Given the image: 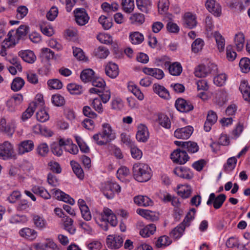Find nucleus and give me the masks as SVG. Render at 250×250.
Returning a JSON list of instances; mask_svg holds the SVG:
<instances>
[{
  "instance_id": "72a5a7b5",
  "label": "nucleus",
  "mask_w": 250,
  "mask_h": 250,
  "mask_svg": "<svg viewBox=\"0 0 250 250\" xmlns=\"http://www.w3.org/2000/svg\"><path fill=\"white\" fill-rule=\"evenodd\" d=\"M62 221L63 222L64 229L71 234L75 233L76 229L73 226V220L68 216L63 217Z\"/></svg>"
},
{
  "instance_id": "c756f323",
  "label": "nucleus",
  "mask_w": 250,
  "mask_h": 250,
  "mask_svg": "<svg viewBox=\"0 0 250 250\" xmlns=\"http://www.w3.org/2000/svg\"><path fill=\"white\" fill-rule=\"evenodd\" d=\"M191 188L187 185L178 186L177 188V194L183 198H188L191 193Z\"/></svg>"
},
{
  "instance_id": "6ab92c4d",
  "label": "nucleus",
  "mask_w": 250,
  "mask_h": 250,
  "mask_svg": "<svg viewBox=\"0 0 250 250\" xmlns=\"http://www.w3.org/2000/svg\"><path fill=\"white\" fill-rule=\"evenodd\" d=\"M183 20L185 26L189 29L195 27L197 23L196 15L190 12L184 14Z\"/></svg>"
},
{
  "instance_id": "5fc2aeb1",
  "label": "nucleus",
  "mask_w": 250,
  "mask_h": 250,
  "mask_svg": "<svg viewBox=\"0 0 250 250\" xmlns=\"http://www.w3.org/2000/svg\"><path fill=\"white\" fill-rule=\"evenodd\" d=\"M208 73L207 68L204 65H198L194 70L195 76L199 78L206 77Z\"/></svg>"
},
{
  "instance_id": "7ed1b4c3",
  "label": "nucleus",
  "mask_w": 250,
  "mask_h": 250,
  "mask_svg": "<svg viewBox=\"0 0 250 250\" xmlns=\"http://www.w3.org/2000/svg\"><path fill=\"white\" fill-rule=\"evenodd\" d=\"M29 27L26 25H21L15 31H10L7 34V41L14 45L17 43L20 39L25 36L28 33Z\"/></svg>"
},
{
  "instance_id": "ea45409f",
  "label": "nucleus",
  "mask_w": 250,
  "mask_h": 250,
  "mask_svg": "<svg viewBox=\"0 0 250 250\" xmlns=\"http://www.w3.org/2000/svg\"><path fill=\"white\" fill-rule=\"evenodd\" d=\"M129 20L131 24L141 25L145 22V18L144 14L135 13L130 16Z\"/></svg>"
},
{
  "instance_id": "680f3d73",
  "label": "nucleus",
  "mask_w": 250,
  "mask_h": 250,
  "mask_svg": "<svg viewBox=\"0 0 250 250\" xmlns=\"http://www.w3.org/2000/svg\"><path fill=\"white\" fill-rule=\"evenodd\" d=\"M169 2L168 0H159L158 3V8L159 13L163 14L168 9Z\"/></svg>"
},
{
  "instance_id": "6e6552de",
  "label": "nucleus",
  "mask_w": 250,
  "mask_h": 250,
  "mask_svg": "<svg viewBox=\"0 0 250 250\" xmlns=\"http://www.w3.org/2000/svg\"><path fill=\"white\" fill-rule=\"evenodd\" d=\"M226 199V196L224 194H221L216 197L214 193H211L209 195L207 204L208 206L213 204L214 208L218 209L222 207Z\"/></svg>"
},
{
  "instance_id": "ddd939ff",
  "label": "nucleus",
  "mask_w": 250,
  "mask_h": 250,
  "mask_svg": "<svg viewBox=\"0 0 250 250\" xmlns=\"http://www.w3.org/2000/svg\"><path fill=\"white\" fill-rule=\"evenodd\" d=\"M51 191L53 196L56 199L67 203L71 205H73L75 204V201L72 198L59 189L54 188Z\"/></svg>"
},
{
  "instance_id": "39448f33",
  "label": "nucleus",
  "mask_w": 250,
  "mask_h": 250,
  "mask_svg": "<svg viewBox=\"0 0 250 250\" xmlns=\"http://www.w3.org/2000/svg\"><path fill=\"white\" fill-rule=\"evenodd\" d=\"M121 191L120 186L116 183L108 182L105 184L103 188L104 195L108 199H112L115 192Z\"/></svg>"
},
{
  "instance_id": "a878e982",
  "label": "nucleus",
  "mask_w": 250,
  "mask_h": 250,
  "mask_svg": "<svg viewBox=\"0 0 250 250\" xmlns=\"http://www.w3.org/2000/svg\"><path fill=\"white\" fill-rule=\"evenodd\" d=\"M106 74L111 78H115L119 74L118 65L115 63L109 62L105 69Z\"/></svg>"
},
{
  "instance_id": "c03bdc74",
  "label": "nucleus",
  "mask_w": 250,
  "mask_h": 250,
  "mask_svg": "<svg viewBox=\"0 0 250 250\" xmlns=\"http://www.w3.org/2000/svg\"><path fill=\"white\" fill-rule=\"evenodd\" d=\"M92 138L94 141L99 146L105 145L109 142L102 131L94 134Z\"/></svg>"
},
{
  "instance_id": "603ef678",
  "label": "nucleus",
  "mask_w": 250,
  "mask_h": 250,
  "mask_svg": "<svg viewBox=\"0 0 250 250\" xmlns=\"http://www.w3.org/2000/svg\"><path fill=\"white\" fill-rule=\"evenodd\" d=\"M68 91L74 95H79L83 92V88L81 86L76 83H69L67 86Z\"/></svg>"
},
{
  "instance_id": "a19ab883",
  "label": "nucleus",
  "mask_w": 250,
  "mask_h": 250,
  "mask_svg": "<svg viewBox=\"0 0 250 250\" xmlns=\"http://www.w3.org/2000/svg\"><path fill=\"white\" fill-rule=\"evenodd\" d=\"M169 73L173 76H179L182 71V67L178 62H175L169 65Z\"/></svg>"
},
{
  "instance_id": "bb28decb",
  "label": "nucleus",
  "mask_w": 250,
  "mask_h": 250,
  "mask_svg": "<svg viewBox=\"0 0 250 250\" xmlns=\"http://www.w3.org/2000/svg\"><path fill=\"white\" fill-rule=\"evenodd\" d=\"M89 92L90 93H96L99 95L104 103H106L109 100L111 96L110 92L109 90L102 91L101 89L96 87L90 88Z\"/></svg>"
},
{
  "instance_id": "4c0bfd02",
  "label": "nucleus",
  "mask_w": 250,
  "mask_h": 250,
  "mask_svg": "<svg viewBox=\"0 0 250 250\" xmlns=\"http://www.w3.org/2000/svg\"><path fill=\"white\" fill-rule=\"evenodd\" d=\"M130 42L133 44H139L141 43L144 40V35L139 32L130 33L129 36Z\"/></svg>"
},
{
  "instance_id": "f3484780",
  "label": "nucleus",
  "mask_w": 250,
  "mask_h": 250,
  "mask_svg": "<svg viewBox=\"0 0 250 250\" xmlns=\"http://www.w3.org/2000/svg\"><path fill=\"white\" fill-rule=\"evenodd\" d=\"M205 6L208 10L215 16L219 17L221 15V6L215 0H207Z\"/></svg>"
},
{
  "instance_id": "0eeeda50",
  "label": "nucleus",
  "mask_w": 250,
  "mask_h": 250,
  "mask_svg": "<svg viewBox=\"0 0 250 250\" xmlns=\"http://www.w3.org/2000/svg\"><path fill=\"white\" fill-rule=\"evenodd\" d=\"M14 152L13 146L8 141L0 144V159L7 160L11 158Z\"/></svg>"
},
{
  "instance_id": "a18cd8bd",
  "label": "nucleus",
  "mask_w": 250,
  "mask_h": 250,
  "mask_svg": "<svg viewBox=\"0 0 250 250\" xmlns=\"http://www.w3.org/2000/svg\"><path fill=\"white\" fill-rule=\"evenodd\" d=\"M171 239L167 236L160 237L156 242L155 245L158 248H164L171 243Z\"/></svg>"
},
{
  "instance_id": "a211bd4d",
  "label": "nucleus",
  "mask_w": 250,
  "mask_h": 250,
  "mask_svg": "<svg viewBox=\"0 0 250 250\" xmlns=\"http://www.w3.org/2000/svg\"><path fill=\"white\" fill-rule=\"evenodd\" d=\"M149 136L147 127L143 124L139 125L136 136L137 140L139 142H145L148 140Z\"/></svg>"
},
{
  "instance_id": "37998d69",
  "label": "nucleus",
  "mask_w": 250,
  "mask_h": 250,
  "mask_svg": "<svg viewBox=\"0 0 250 250\" xmlns=\"http://www.w3.org/2000/svg\"><path fill=\"white\" fill-rule=\"evenodd\" d=\"M136 5L138 8L142 12L148 13V7L151 4L150 0H136Z\"/></svg>"
},
{
  "instance_id": "864d4df0",
  "label": "nucleus",
  "mask_w": 250,
  "mask_h": 250,
  "mask_svg": "<svg viewBox=\"0 0 250 250\" xmlns=\"http://www.w3.org/2000/svg\"><path fill=\"white\" fill-rule=\"evenodd\" d=\"M204 45V41L200 38H198L191 44L192 51L194 53H198L202 50Z\"/></svg>"
},
{
  "instance_id": "9d476101",
  "label": "nucleus",
  "mask_w": 250,
  "mask_h": 250,
  "mask_svg": "<svg viewBox=\"0 0 250 250\" xmlns=\"http://www.w3.org/2000/svg\"><path fill=\"white\" fill-rule=\"evenodd\" d=\"M23 101V97L21 94H16L9 98L6 103L8 110L10 112L16 111L18 106Z\"/></svg>"
},
{
  "instance_id": "dca6fc26",
  "label": "nucleus",
  "mask_w": 250,
  "mask_h": 250,
  "mask_svg": "<svg viewBox=\"0 0 250 250\" xmlns=\"http://www.w3.org/2000/svg\"><path fill=\"white\" fill-rule=\"evenodd\" d=\"M175 105L176 109L181 112H188L193 109V106L190 102L183 99H178Z\"/></svg>"
},
{
  "instance_id": "b1692460",
  "label": "nucleus",
  "mask_w": 250,
  "mask_h": 250,
  "mask_svg": "<svg viewBox=\"0 0 250 250\" xmlns=\"http://www.w3.org/2000/svg\"><path fill=\"white\" fill-rule=\"evenodd\" d=\"M153 89L154 92L161 98L165 100H168L170 98L168 91L164 86L158 84H154Z\"/></svg>"
},
{
  "instance_id": "f704fd0d",
  "label": "nucleus",
  "mask_w": 250,
  "mask_h": 250,
  "mask_svg": "<svg viewBox=\"0 0 250 250\" xmlns=\"http://www.w3.org/2000/svg\"><path fill=\"white\" fill-rule=\"evenodd\" d=\"M156 229V227L154 224H149L140 230V234L143 237H148L154 234Z\"/></svg>"
},
{
  "instance_id": "f8f14e48",
  "label": "nucleus",
  "mask_w": 250,
  "mask_h": 250,
  "mask_svg": "<svg viewBox=\"0 0 250 250\" xmlns=\"http://www.w3.org/2000/svg\"><path fill=\"white\" fill-rule=\"evenodd\" d=\"M193 131V128L190 125H188L176 129L174 132V136L178 139H187L191 135Z\"/></svg>"
},
{
  "instance_id": "2eb2a0df",
  "label": "nucleus",
  "mask_w": 250,
  "mask_h": 250,
  "mask_svg": "<svg viewBox=\"0 0 250 250\" xmlns=\"http://www.w3.org/2000/svg\"><path fill=\"white\" fill-rule=\"evenodd\" d=\"M60 144L63 146L64 149L66 151L72 154H76L79 151L77 146L72 143L70 139H60Z\"/></svg>"
},
{
  "instance_id": "20e7f679",
  "label": "nucleus",
  "mask_w": 250,
  "mask_h": 250,
  "mask_svg": "<svg viewBox=\"0 0 250 250\" xmlns=\"http://www.w3.org/2000/svg\"><path fill=\"white\" fill-rule=\"evenodd\" d=\"M16 123L14 120H11L8 122L4 118L0 120V129L7 135L12 136L15 132Z\"/></svg>"
},
{
  "instance_id": "6e6d98bb",
  "label": "nucleus",
  "mask_w": 250,
  "mask_h": 250,
  "mask_svg": "<svg viewBox=\"0 0 250 250\" xmlns=\"http://www.w3.org/2000/svg\"><path fill=\"white\" fill-rule=\"evenodd\" d=\"M97 39L102 43L110 44L112 43V38L108 34L100 33L97 36Z\"/></svg>"
},
{
  "instance_id": "4d7b16f0",
  "label": "nucleus",
  "mask_w": 250,
  "mask_h": 250,
  "mask_svg": "<svg viewBox=\"0 0 250 250\" xmlns=\"http://www.w3.org/2000/svg\"><path fill=\"white\" fill-rule=\"evenodd\" d=\"M196 211V209L194 208L190 209L182 223L187 227L189 226L191 221L194 219Z\"/></svg>"
},
{
  "instance_id": "393cba45",
  "label": "nucleus",
  "mask_w": 250,
  "mask_h": 250,
  "mask_svg": "<svg viewBox=\"0 0 250 250\" xmlns=\"http://www.w3.org/2000/svg\"><path fill=\"white\" fill-rule=\"evenodd\" d=\"M143 72L146 75L152 76L158 80H161L164 77V72L159 68L145 67L143 69Z\"/></svg>"
},
{
  "instance_id": "3c124183",
  "label": "nucleus",
  "mask_w": 250,
  "mask_h": 250,
  "mask_svg": "<svg viewBox=\"0 0 250 250\" xmlns=\"http://www.w3.org/2000/svg\"><path fill=\"white\" fill-rule=\"evenodd\" d=\"M108 49L104 46H99L95 50V56L100 59H105L109 55Z\"/></svg>"
},
{
  "instance_id": "09e8293b",
  "label": "nucleus",
  "mask_w": 250,
  "mask_h": 250,
  "mask_svg": "<svg viewBox=\"0 0 250 250\" xmlns=\"http://www.w3.org/2000/svg\"><path fill=\"white\" fill-rule=\"evenodd\" d=\"M71 166L72 167L73 172L76 176L80 179H83L84 177V173L83 170L80 165L75 161L71 162Z\"/></svg>"
},
{
  "instance_id": "f257e3e1",
  "label": "nucleus",
  "mask_w": 250,
  "mask_h": 250,
  "mask_svg": "<svg viewBox=\"0 0 250 250\" xmlns=\"http://www.w3.org/2000/svg\"><path fill=\"white\" fill-rule=\"evenodd\" d=\"M96 223L104 231L108 229V223L112 226L115 227L118 221L115 214L109 208L104 207L103 212L94 218Z\"/></svg>"
},
{
  "instance_id": "4468645a",
  "label": "nucleus",
  "mask_w": 250,
  "mask_h": 250,
  "mask_svg": "<svg viewBox=\"0 0 250 250\" xmlns=\"http://www.w3.org/2000/svg\"><path fill=\"white\" fill-rule=\"evenodd\" d=\"M19 234L21 237L30 241L35 240L38 236L37 231L28 227L21 229L19 231Z\"/></svg>"
},
{
  "instance_id": "bf43d9fd",
  "label": "nucleus",
  "mask_w": 250,
  "mask_h": 250,
  "mask_svg": "<svg viewBox=\"0 0 250 250\" xmlns=\"http://www.w3.org/2000/svg\"><path fill=\"white\" fill-rule=\"evenodd\" d=\"M239 66L243 72H249L250 70V60L247 58L241 59L239 62Z\"/></svg>"
},
{
  "instance_id": "e433bc0d",
  "label": "nucleus",
  "mask_w": 250,
  "mask_h": 250,
  "mask_svg": "<svg viewBox=\"0 0 250 250\" xmlns=\"http://www.w3.org/2000/svg\"><path fill=\"white\" fill-rule=\"evenodd\" d=\"M234 43L238 51H241L244 48L245 42V37L244 34L239 32L236 34L234 37Z\"/></svg>"
},
{
  "instance_id": "7c9ffc66",
  "label": "nucleus",
  "mask_w": 250,
  "mask_h": 250,
  "mask_svg": "<svg viewBox=\"0 0 250 250\" xmlns=\"http://www.w3.org/2000/svg\"><path fill=\"white\" fill-rule=\"evenodd\" d=\"M186 227L183 223H180L171 230L170 236L175 239L180 238L183 235Z\"/></svg>"
},
{
  "instance_id": "473e14b6",
  "label": "nucleus",
  "mask_w": 250,
  "mask_h": 250,
  "mask_svg": "<svg viewBox=\"0 0 250 250\" xmlns=\"http://www.w3.org/2000/svg\"><path fill=\"white\" fill-rule=\"evenodd\" d=\"M134 201L135 204L140 206H149L153 204L152 201L146 196H138L134 198Z\"/></svg>"
},
{
  "instance_id": "13d9d810",
  "label": "nucleus",
  "mask_w": 250,
  "mask_h": 250,
  "mask_svg": "<svg viewBox=\"0 0 250 250\" xmlns=\"http://www.w3.org/2000/svg\"><path fill=\"white\" fill-rule=\"evenodd\" d=\"M184 149L187 150L189 153H194L199 150V147L196 143L188 141L186 142V146Z\"/></svg>"
},
{
  "instance_id": "8fccbe9b",
  "label": "nucleus",
  "mask_w": 250,
  "mask_h": 250,
  "mask_svg": "<svg viewBox=\"0 0 250 250\" xmlns=\"http://www.w3.org/2000/svg\"><path fill=\"white\" fill-rule=\"evenodd\" d=\"M121 4L123 10L126 13H130L134 10V0H122Z\"/></svg>"
},
{
  "instance_id": "aec40b11",
  "label": "nucleus",
  "mask_w": 250,
  "mask_h": 250,
  "mask_svg": "<svg viewBox=\"0 0 250 250\" xmlns=\"http://www.w3.org/2000/svg\"><path fill=\"white\" fill-rule=\"evenodd\" d=\"M101 131L109 142L116 138V132L110 124H103L102 125Z\"/></svg>"
},
{
  "instance_id": "c9c22d12",
  "label": "nucleus",
  "mask_w": 250,
  "mask_h": 250,
  "mask_svg": "<svg viewBox=\"0 0 250 250\" xmlns=\"http://www.w3.org/2000/svg\"><path fill=\"white\" fill-rule=\"evenodd\" d=\"M239 89L245 100L250 101V87L248 85V83L245 81H242L239 86Z\"/></svg>"
},
{
  "instance_id": "5701e85b",
  "label": "nucleus",
  "mask_w": 250,
  "mask_h": 250,
  "mask_svg": "<svg viewBox=\"0 0 250 250\" xmlns=\"http://www.w3.org/2000/svg\"><path fill=\"white\" fill-rule=\"evenodd\" d=\"M34 146V145L32 140L23 141L19 145V153L23 154L25 153L29 152L33 150Z\"/></svg>"
},
{
  "instance_id": "412c9836",
  "label": "nucleus",
  "mask_w": 250,
  "mask_h": 250,
  "mask_svg": "<svg viewBox=\"0 0 250 250\" xmlns=\"http://www.w3.org/2000/svg\"><path fill=\"white\" fill-rule=\"evenodd\" d=\"M18 54L24 62L29 63H33L36 60V55L30 50H21L19 52Z\"/></svg>"
},
{
  "instance_id": "cd10ccee",
  "label": "nucleus",
  "mask_w": 250,
  "mask_h": 250,
  "mask_svg": "<svg viewBox=\"0 0 250 250\" xmlns=\"http://www.w3.org/2000/svg\"><path fill=\"white\" fill-rule=\"evenodd\" d=\"M31 190L34 194L39 195L44 199H49L51 197V194L43 187L34 186Z\"/></svg>"
},
{
  "instance_id": "de8ad7c7",
  "label": "nucleus",
  "mask_w": 250,
  "mask_h": 250,
  "mask_svg": "<svg viewBox=\"0 0 250 250\" xmlns=\"http://www.w3.org/2000/svg\"><path fill=\"white\" fill-rule=\"evenodd\" d=\"M158 122L159 125L166 129L171 127V122L169 118L165 114H160L158 116Z\"/></svg>"
},
{
  "instance_id": "e2e57ef3",
  "label": "nucleus",
  "mask_w": 250,
  "mask_h": 250,
  "mask_svg": "<svg viewBox=\"0 0 250 250\" xmlns=\"http://www.w3.org/2000/svg\"><path fill=\"white\" fill-rule=\"evenodd\" d=\"M227 79V75L225 73H221L214 78L213 82L216 85L221 86L225 84Z\"/></svg>"
},
{
  "instance_id": "c85d7f7f",
  "label": "nucleus",
  "mask_w": 250,
  "mask_h": 250,
  "mask_svg": "<svg viewBox=\"0 0 250 250\" xmlns=\"http://www.w3.org/2000/svg\"><path fill=\"white\" fill-rule=\"evenodd\" d=\"M32 218L34 225L39 229L42 230L46 227V221L42 215L34 214Z\"/></svg>"
},
{
  "instance_id": "338daca9",
  "label": "nucleus",
  "mask_w": 250,
  "mask_h": 250,
  "mask_svg": "<svg viewBox=\"0 0 250 250\" xmlns=\"http://www.w3.org/2000/svg\"><path fill=\"white\" fill-rule=\"evenodd\" d=\"M98 21L105 30L110 29L112 26V22L109 21L105 16H101L99 18Z\"/></svg>"
},
{
  "instance_id": "9b49d317",
  "label": "nucleus",
  "mask_w": 250,
  "mask_h": 250,
  "mask_svg": "<svg viewBox=\"0 0 250 250\" xmlns=\"http://www.w3.org/2000/svg\"><path fill=\"white\" fill-rule=\"evenodd\" d=\"M123 239L119 235H110L106 238V245L111 249H118L123 244Z\"/></svg>"
},
{
  "instance_id": "69168bd1",
  "label": "nucleus",
  "mask_w": 250,
  "mask_h": 250,
  "mask_svg": "<svg viewBox=\"0 0 250 250\" xmlns=\"http://www.w3.org/2000/svg\"><path fill=\"white\" fill-rule=\"evenodd\" d=\"M36 118L38 121L43 123L49 120V116L46 111L41 109L37 112Z\"/></svg>"
},
{
  "instance_id": "4be33fe9",
  "label": "nucleus",
  "mask_w": 250,
  "mask_h": 250,
  "mask_svg": "<svg viewBox=\"0 0 250 250\" xmlns=\"http://www.w3.org/2000/svg\"><path fill=\"white\" fill-rule=\"evenodd\" d=\"M173 172L178 176L187 179H191L193 176L189 169L182 166L176 167Z\"/></svg>"
},
{
  "instance_id": "1a4fd4ad",
  "label": "nucleus",
  "mask_w": 250,
  "mask_h": 250,
  "mask_svg": "<svg viewBox=\"0 0 250 250\" xmlns=\"http://www.w3.org/2000/svg\"><path fill=\"white\" fill-rule=\"evenodd\" d=\"M74 13L75 21L78 24L82 26L88 22L89 17L84 8H77L74 10Z\"/></svg>"
},
{
  "instance_id": "052dcab7",
  "label": "nucleus",
  "mask_w": 250,
  "mask_h": 250,
  "mask_svg": "<svg viewBox=\"0 0 250 250\" xmlns=\"http://www.w3.org/2000/svg\"><path fill=\"white\" fill-rule=\"evenodd\" d=\"M37 152L41 156H45L49 152V147L47 144L43 143L38 145Z\"/></svg>"
},
{
  "instance_id": "423d86ee",
  "label": "nucleus",
  "mask_w": 250,
  "mask_h": 250,
  "mask_svg": "<svg viewBox=\"0 0 250 250\" xmlns=\"http://www.w3.org/2000/svg\"><path fill=\"white\" fill-rule=\"evenodd\" d=\"M170 158L174 163L180 165L185 164L189 158L185 150H182L179 148L174 150L171 153Z\"/></svg>"
},
{
  "instance_id": "f03ea898",
  "label": "nucleus",
  "mask_w": 250,
  "mask_h": 250,
  "mask_svg": "<svg viewBox=\"0 0 250 250\" xmlns=\"http://www.w3.org/2000/svg\"><path fill=\"white\" fill-rule=\"evenodd\" d=\"M133 173L134 178L139 182H145L151 177L150 167L147 164L138 163L133 165Z\"/></svg>"
},
{
  "instance_id": "2f4dec72",
  "label": "nucleus",
  "mask_w": 250,
  "mask_h": 250,
  "mask_svg": "<svg viewBox=\"0 0 250 250\" xmlns=\"http://www.w3.org/2000/svg\"><path fill=\"white\" fill-rule=\"evenodd\" d=\"M212 35L215 40L219 51L220 52H223L224 50L225 46V38L217 31L213 33Z\"/></svg>"
},
{
  "instance_id": "58836bf2",
  "label": "nucleus",
  "mask_w": 250,
  "mask_h": 250,
  "mask_svg": "<svg viewBox=\"0 0 250 250\" xmlns=\"http://www.w3.org/2000/svg\"><path fill=\"white\" fill-rule=\"evenodd\" d=\"M94 77V72L90 68L83 70L80 75L82 81L84 83L92 81Z\"/></svg>"
},
{
  "instance_id": "0e129e2a",
  "label": "nucleus",
  "mask_w": 250,
  "mask_h": 250,
  "mask_svg": "<svg viewBox=\"0 0 250 250\" xmlns=\"http://www.w3.org/2000/svg\"><path fill=\"white\" fill-rule=\"evenodd\" d=\"M17 18L19 20L22 19L28 13V9L25 6L21 5L17 8Z\"/></svg>"
},
{
  "instance_id": "774afa93",
  "label": "nucleus",
  "mask_w": 250,
  "mask_h": 250,
  "mask_svg": "<svg viewBox=\"0 0 250 250\" xmlns=\"http://www.w3.org/2000/svg\"><path fill=\"white\" fill-rule=\"evenodd\" d=\"M52 103L56 106H61L65 103L64 98L60 94H55L52 96L51 98Z\"/></svg>"
},
{
  "instance_id": "49530a36",
  "label": "nucleus",
  "mask_w": 250,
  "mask_h": 250,
  "mask_svg": "<svg viewBox=\"0 0 250 250\" xmlns=\"http://www.w3.org/2000/svg\"><path fill=\"white\" fill-rule=\"evenodd\" d=\"M24 81L20 77L15 78L11 84V89L14 91H18L21 90L24 85Z\"/></svg>"
},
{
  "instance_id": "79ce46f5",
  "label": "nucleus",
  "mask_w": 250,
  "mask_h": 250,
  "mask_svg": "<svg viewBox=\"0 0 250 250\" xmlns=\"http://www.w3.org/2000/svg\"><path fill=\"white\" fill-rule=\"evenodd\" d=\"M237 162V160L235 157L229 158L223 166L225 171L229 173L233 170L235 167Z\"/></svg>"
}]
</instances>
